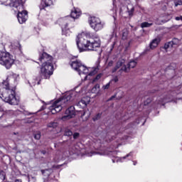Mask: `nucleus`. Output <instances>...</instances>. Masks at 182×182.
<instances>
[{
  "label": "nucleus",
  "mask_w": 182,
  "mask_h": 182,
  "mask_svg": "<svg viewBox=\"0 0 182 182\" xmlns=\"http://www.w3.org/2000/svg\"><path fill=\"white\" fill-rule=\"evenodd\" d=\"M38 60L42 63L40 73L41 79H49L53 75V70H55L53 68V57L42 51L39 52Z\"/></svg>",
  "instance_id": "nucleus-1"
},
{
  "label": "nucleus",
  "mask_w": 182,
  "mask_h": 182,
  "mask_svg": "<svg viewBox=\"0 0 182 182\" xmlns=\"http://www.w3.org/2000/svg\"><path fill=\"white\" fill-rule=\"evenodd\" d=\"M79 99V92L74 91L72 94L70 92H66L60 100L55 101L51 106L49 107V110L52 114H56L59 113L63 109L66 107L68 105H70V102H76Z\"/></svg>",
  "instance_id": "nucleus-2"
},
{
  "label": "nucleus",
  "mask_w": 182,
  "mask_h": 182,
  "mask_svg": "<svg viewBox=\"0 0 182 182\" xmlns=\"http://www.w3.org/2000/svg\"><path fill=\"white\" fill-rule=\"evenodd\" d=\"M0 98L12 106H18L19 105V98L16 97L15 88L11 89L9 87L8 79L0 83Z\"/></svg>",
  "instance_id": "nucleus-3"
},
{
  "label": "nucleus",
  "mask_w": 182,
  "mask_h": 182,
  "mask_svg": "<svg viewBox=\"0 0 182 182\" xmlns=\"http://www.w3.org/2000/svg\"><path fill=\"white\" fill-rule=\"evenodd\" d=\"M86 36L80 33L76 38V45L80 52H86V50H97L100 49V38L99 36H95L90 40H86Z\"/></svg>",
  "instance_id": "nucleus-4"
},
{
  "label": "nucleus",
  "mask_w": 182,
  "mask_h": 182,
  "mask_svg": "<svg viewBox=\"0 0 182 182\" xmlns=\"http://www.w3.org/2000/svg\"><path fill=\"white\" fill-rule=\"evenodd\" d=\"M80 15H82V13L79 10L74 9L71 11L70 16H67L58 20V23L61 27L63 35L65 36L69 35V29L75 28V19H77Z\"/></svg>",
  "instance_id": "nucleus-5"
},
{
  "label": "nucleus",
  "mask_w": 182,
  "mask_h": 182,
  "mask_svg": "<svg viewBox=\"0 0 182 182\" xmlns=\"http://www.w3.org/2000/svg\"><path fill=\"white\" fill-rule=\"evenodd\" d=\"M180 93H182V83L158 97L156 103L160 106H164L166 103L172 102L177 103V100H182V98L177 97V95H180Z\"/></svg>",
  "instance_id": "nucleus-6"
},
{
  "label": "nucleus",
  "mask_w": 182,
  "mask_h": 182,
  "mask_svg": "<svg viewBox=\"0 0 182 182\" xmlns=\"http://www.w3.org/2000/svg\"><path fill=\"white\" fill-rule=\"evenodd\" d=\"M70 66L74 70L78 73V75H89V76H93V75H96L99 68H95L92 71H90V68H87L85 66V65L82 64V62L79 60L75 61H73L70 63ZM90 72V73H89Z\"/></svg>",
  "instance_id": "nucleus-7"
},
{
  "label": "nucleus",
  "mask_w": 182,
  "mask_h": 182,
  "mask_svg": "<svg viewBox=\"0 0 182 182\" xmlns=\"http://www.w3.org/2000/svg\"><path fill=\"white\" fill-rule=\"evenodd\" d=\"M97 154H100V156H108L109 157L113 158L112 159V163H123L124 160H133V151L129 152L125 156L123 157L116 156H117V151L105 150L102 152H98Z\"/></svg>",
  "instance_id": "nucleus-8"
},
{
  "label": "nucleus",
  "mask_w": 182,
  "mask_h": 182,
  "mask_svg": "<svg viewBox=\"0 0 182 182\" xmlns=\"http://www.w3.org/2000/svg\"><path fill=\"white\" fill-rule=\"evenodd\" d=\"M133 133V124H129L125 128H121L116 134V137L112 136V140L117 139L116 141L120 143L122 140H128Z\"/></svg>",
  "instance_id": "nucleus-9"
},
{
  "label": "nucleus",
  "mask_w": 182,
  "mask_h": 182,
  "mask_svg": "<svg viewBox=\"0 0 182 182\" xmlns=\"http://www.w3.org/2000/svg\"><path fill=\"white\" fill-rule=\"evenodd\" d=\"M73 92H78L79 97L76 101H70V105H76L77 107L80 109H85L87 105H89V102H90V99L87 100V98H82L80 101V95L82 94V88L80 87V85L75 86L71 91L67 93H73Z\"/></svg>",
  "instance_id": "nucleus-10"
},
{
  "label": "nucleus",
  "mask_w": 182,
  "mask_h": 182,
  "mask_svg": "<svg viewBox=\"0 0 182 182\" xmlns=\"http://www.w3.org/2000/svg\"><path fill=\"white\" fill-rule=\"evenodd\" d=\"M14 62L9 53L0 50V65L5 66L6 69H11Z\"/></svg>",
  "instance_id": "nucleus-11"
},
{
  "label": "nucleus",
  "mask_w": 182,
  "mask_h": 182,
  "mask_svg": "<svg viewBox=\"0 0 182 182\" xmlns=\"http://www.w3.org/2000/svg\"><path fill=\"white\" fill-rule=\"evenodd\" d=\"M88 22L92 29H94L95 32H99L105 28V23L102 22V20L99 17L90 16L89 17Z\"/></svg>",
  "instance_id": "nucleus-12"
},
{
  "label": "nucleus",
  "mask_w": 182,
  "mask_h": 182,
  "mask_svg": "<svg viewBox=\"0 0 182 182\" xmlns=\"http://www.w3.org/2000/svg\"><path fill=\"white\" fill-rule=\"evenodd\" d=\"M10 3L6 4L5 3H1V5H5L6 6H11L12 8H16L18 11L23 10V4L22 3V0H9Z\"/></svg>",
  "instance_id": "nucleus-13"
},
{
  "label": "nucleus",
  "mask_w": 182,
  "mask_h": 182,
  "mask_svg": "<svg viewBox=\"0 0 182 182\" xmlns=\"http://www.w3.org/2000/svg\"><path fill=\"white\" fill-rule=\"evenodd\" d=\"M76 116V112L75 111V107L70 106L68 107L65 112V115L62 117V120H69L73 119Z\"/></svg>",
  "instance_id": "nucleus-14"
},
{
  "label": "nucleus",
  "mask_w": 182,
  "mask_h": 182,
  "mask_svg": "<svg viewBox=\"0 0 182 182\" xmlns=\"http://www.w3.org/2000/svg\"><path fill=\"white\" fill-rule=\"evenodd\" d=\"M17 19L21 25H22V23H25L28 20V11L24 9L18 11Z\"/></svg>",
  "instance_id": "nucleus-15"
},
{
  "label": "nucleus",
  "mask_w": 182,
  "mask_h": 182,
  "mask_svg": "<svg viewBox=\"0 0 182 182\" xmlns=\"http://www.w3.org/2000/svg\"><path fill=\"white\" fill-rule=\"evenodd\" d=\"M13 53L15 55L16 58H23V53H22V47L19 43H16L15 46H12Z\"/></svg>",
  "instance_id": "nucleus-16"
},
{
  "label": "nucleus",
  "mask_w": 182,
  "mask_h": 182,
  "mask_svg": "<svg viewBox=\"0 0 182 182\" xmlns=\"http://www.w3.org/2000/svg\"><path fill=\"white\" fill-rule=\"evenodd\" d=\"M136 65H137V63H136V61L132 60L130 61L127 66H126V65H124L120 70L119 72H125V73H127L128 72H129L130 69H133L134 68H136Z\"/></svg>",
  "instance_id": "nucleus-17"
},
{
  "label": "nucleus",
  "mask_w": 182,
  "mask_h": 182,
  "mask_svg": "<svg viewBox=\"0 0 182 182\" xmlns=\"http://www.w3.org/2000/svg\"><path fill=\"white\" fill-rule=\"evenodd\" d=\"M41 173L44 177H47L48 180H52L55 175H53V168L42 169Z\"/></svg>",
  "instance_id": "nucleus-18"
},
{
  "label": "nucleus",
  "mask_w": 182,
  "mask_h": 182,
  "mask_svg": "<svg viewBox=\"0 0 182 182\" xmlns=\"http://www.w3.org/2000/svg\"><path fill=\"white\" fill-rule=\"evenodd\" d=\"M53 5V0H41V2L39 5L40 11H43L45 8Z\"/></svg>",
  "instance_id": "nucleus-19"
},
{
  "label": "nucleus",
  "mask_w": 182,
  "mask_h": 182,
  "mask_svg": "<svg viewBox=\"0 0 182 182\" xmlns=\"http://www.w3.org/2000/svg\"><path fill=\"white\" fill-rule=\"evenodd\" d=\"M126 60L124 59H119L117 62L116 65L112 68V73H114L117 72V70L119 69L121 66H123L124 65Z\"/></svg>",
  "instance_id": "nucleus-20"
},
{
  "label": "nucleus",
  "mask_w": 182,
  "mask_h": 182,
  "mask_svg": "<svg viewBox=\"0 0 182 182\" xmlns=\"http://www.w3.org/2000/svg\"><path fill=\"white\" fill-rule=\"evenodd\" d=\"M159 43H160V40L155 38L150 43L149 48L151 49H154V48H157V46H159Z\"/></svg>",
  "instance_id": "nucleus-21"
},
{
  "label": "nucleus",
  "mask_w": 182,
  "mask_h": 182,
  "mask_svg": "<svg viewBox=\"0 0 182 182\" xmlns=\"http://www.w3.org/2000/svg\"><path fill=\"white\" fill-rule=\"evenodd\" d=\"M140 26H141V28H142V29H144V28H150V26H153V22L145 21V22L141 23Z\"/></svg>",
  "instance_id": "nucleus-22"
},
{
  "label": "nucleus",
  "mask_w": 182,
  "mask_h": 182,
  "mask_svg": "<svg viewBox=\"0 0 182 182\" xmlns=\"http://www.w3.org/2000/svg\"><path fill=\"white\" fill-rule=\"evenodd\" d=\"M0 180H2V181L6 180V172L4 170H0Z\"/></svg>",
  "instance_id": "nucleus-23"
},
{
  "label": "nucleus",
  "mask_w": 182,
  "mask_h": 182,
  "mask_svg": "<svg viewBox=\"0 0 182 182\" xmlns=\"http://www.w3.org/2000/svg\"><path fill=\"white\" fill-rule=\"evenodd\" d=\"M127 12L129 18L133 17V15L134 14V7L132 6L131 9H129V7H127Z\"/></svg>",
  "instance_id": "nucleus-24"
},
{
  "label": "nucleus",
  "mask_w": 182,
  "mask_h": 182,
  "mask_svg": "<svg viewBox=\"0 0 182 182\" xmlns=\"http://www.w3.org/2000/svg\"><path fill=\"white\" fill-rule=\"evenodd\" d=\"M64 136H67L68 137H70L73 136V132L70 131V129H66L64 133Z\"/></svg>",
  "instance_id": "nucleus-25"
},
{
  "label": "nucleus",
  "mask_w": 182,
  "mask_h": 182,
  "mask_svg": "<svg viewBox=\"0 0 182 182\" xmlns=\"http://www.w3.org/2000/svg\"><path fill=\"white\" fill-rule=\"evenodd\" d=\"M102 117V113L97 114L93 118V122H96L97 120H99Z\"/></svg>",
  "instance_id": "nucleus-26"
},
{
  "label": "nucleus",
  "mask_w": 182,
  "mask_h": 182,
  "mask_svg": "<svg viewBox=\"0 0 182 182\" xmlns=\"http://www.w3.org/2000/svg\"><path fill=\"white\" fill-rule=\"evenodd\" d=\"M153 99L151 97H148L144 102V105L147 106L149 103H151Z\"/></svg>",
  "instance_id": "nucleus-27"
},
{
  "label": "nucleus",
  "mask_w": 182,
  "mask_h": 182,
  "mask_svg": "<svg viewBox=\"0 0 182 182\" xmlns=\"http://www.w3.org/2000/svg\"><path fill=\"white\" fill-rule=\"evenodd\" d=\"M174 5L175 6H178V5H182L181 0H174Z\"/></svg>",
  "instance_id": "nucleus-28"
},
{
  "label": "nucleus",
  "mask_w": 182,
  "mask_h": 182,
  "mask_svg": "<svg viewBox=\"0 0 182 182\" xmlns=\"http://www.w3.org/2000/svg\"><path fill=\"white\" fill-rule=\"evenodd\" d=\"M171 41L173 45H178V43H180V40L178 38H173Z\"/></svg>",
  "instance_id": "nucleus-29"
},
{
  "label": "nucleus",
  "mask_w": 182,
  "mask_h": 182,
  "mask_svg": "<svg viewBox=\"0 0 182 182\" xmlns=\"http://www.w3.org/2000/svg\"><path fill=\"white\" fill-rule=\"evenodd\" d=\"M97 89H100V85L96 84L95 86L92 87V92H96Z\"/></svg>",
  "instance_id": "nucleus-30"
},
{
  "label": "nucleus",
  "mask_w": 182,
  "mask_h": 182,
  "mask_svg": "<svg viewBox=\"0 0 182 182\" xmlns=\"http://www.w3.org/2000/svg\"><path fill=\"white\" fill-rule=\"evenodd\" d=\"M79 136H80V134H79V132H75V133L73 134V139H74L75 140H76V139H78Z\"/></svg>",
  "instance_id": "nucleus-31"
},
{
  "label": "nucleus",
  "mask_w": 182,
  "mask_h": 182,
  "mask_svg": "<svg viewBox=\"0 0 182 182\" xmlns=\"http://www.w3.org/2000/svg\"><path fill=\"white\" fill-rule=\"evenodd\" d=\"M34 139L39 140L41 139V132L34 134Z\"/></svg>",
  "instance_id": "nucleus-32"
},
{
  "label": "nucleus",
  "mask_w": 182,
  "mask_h": 182,
  "mask_svg": "<svg viewBox=\"0 0 182 182\" xmlns=\"http://www.w3.org/2000/svg\"><path fill=\"white\" fill-rule=\"evenodd\" d=\"M102 77V74H98L96 75V77L94 78L93 82H97V80H99Z\"/></svg>",
  "instance_id": "nucleus-33"
},
{
  "label": "nucleus",
  "mask_w": 182,
  "mask_h": 182,
  "mask_svg": "<svg viewBox=\"0 0 182 182\" xmlns=\"http://www.w3.org/2000/svg\"><path fill=\"white\" fill-rule=\"evenodd\" d=\"M48 127H56V123L55 122H50L48 124Z\"/></svg>",
  "instance_id": "nucleus-34"
},
{
  "label": "nucleus",
  "mask_w": 182,
  "mask_h": 182,
  "mask_svg": "<svg viewBox=\"0 0 182 182\" xmlns=\"http://www.w3.org/2000/svg\"><path fill=\"white\" fill-rule=\"evenodd\" d=\"M109 87H110V82H108L105 85H104L102 87V89H104V90H106L109 89Z\"/></svg>",
  "instance_id": "nucleus-35"
},
{
  "label": "nucleus",
  "mask_w": 182,
  "mask_h": 182,
  "mask_svg": "<svg viewBox=\"0 0 182 182\" xmlns=\"http://www.w3.org/2000/svg\"><path fill=\"white\" fill-rule=\"evenodd\" d=\"M28 182H36V178L31 177V178H28Z\"/></svg>",
  "instance_id": "nucleus-36"
},
{
  "label": "nucleus",
  "mask_w": 182,
  "mask_h": 182,
  "mask_svg": "<svg viewBox=\"0 0 182 182\" xmlns=\"http://www.w3.org/2000/svg\"><path fill=\"white\" fill-rule=\"evenodd\" d=\"M62 166H63V164H60V165H53V168H60V167H62Z\"/></svg>",
  "instance_id": "nucleus-37"
},
{
  "label": "nucleus",
  "mask_w": 182,
  "mask_h": 182,
  "mask_svg": "<svg viewBox=\"0 0 182 182\" xmlns=\"http://www.w3.org/2000/svg\"><path fill=\"white\" fill-rule=\"evenodd\" d=\"M113 63H114L113 60H110L109 61L107 66L109 68H112V66H113Z\"/></svg>",
  "instance_id": "nucleus-38"
},
{
  "label": "nucleus",
  "mask_w": 182,
  "mask_h": 182,
  "mask_svg": "<svg viewBox=\"0 0 182 182\" xmlns=\"http://www.w3.org/2000/svg\"><path fill=\"white\" fill-rule=\"evenodd\" d=\"M168 45L169 48H173V46H174V44L173 43V41L168 42Z\"/></svg>",
  "instance_id": "nucleus-39"
},
{
  "label": "nucleus",
  "mask_w": 182,
  "mask_h": 182,
  "mask_svg": "<svg viewBox=\"0 0 182 182\" xmlns=\"http://www.w3.org/2000/svg\"><path fill=\"white\" fill-rule=\"evenodd\" d=\"M114 45H116V43H113V44H112L109 52H112V50H113V49L114 48Z\"/></svg>",
  "instance_id": "nucleus-40"
},
{
  "label": "nucleus",
  "mask_w": 182,
  "mask_h": 182,
  "mask_svg": "<svg viewBox=\"0 0 182 182\" xmlns=\"http://www.w3.org/2000/svg\"><path fill=\"white\" fill-rule=\"evenodd\" d=\"M175 19L176 21H182V16H176Z\"/></svg>",
  "instance_id": "nucleus-41"
},
{
  "label": "nucleus",
  "mask_w": 182,
  "mask_h": 182,
  "mask_svg": "<svg viewBox=\"0 0 182 182\" xmlns=\"http://www.w3.org/2000/svg\"><path fill=\"white\" fill-rule=\"evenodd\" d=\"M151 93H156V90H153L151 92H148V94L146 95V96H151Z\"/></svg>",
  "instance_id": "nucleus-42"
},
{
  "label": "nucleus",
  "mask_w": 182,
  "mask_h": 182,
  "mask_svg": "<svg viewBox=\"0 0 182 182\" xmlns=\"http://www.w3.org/2000/svg\"><path fill=\"white\" fill-rule=\"evenodd\" d=\"M115 83H117V82H119V78L117 77H115L113 80H112Z\"/></svg>",
  "instance_id": "nucleus-43"
},
{
  "label": "nucleus",
  "mask_w": 182,
  "mask_h": 182,
  "mask_svg": "<svg viewBox=\"0 0 182 182\" xmlns=\"http://www.w3.org/2000/svg\"><path fill=\"white\" fill-rule=\"evenodd\" d=\"M168 48H170V46H168V43H165L164 49H168Z\"/></svg>",
  "instance_id": "nucleus-44"
},
{
  "label": "nucleus",
  "mask_w": 182,
  "mask_h": 182,
  "mask_svg": "<svg viewBox=\"0 0 182 182\" xmlns=\"http://www.w3.org/2000/svg\"><path fill=\"white\" fill-rule=\"evenodd\" d=\"M116 95H112L109 99V100H113V99H114V97H116Z\"/></svg>",
  "instance_id": "nucleus-45"
},
{
  "label": "nucleus",
  "mask_w": 182,
  "mask_h": 182,
  "mask_svg": "<svg viewBox=\"0 0 182 182\" xmlns=\"http://www.w3.org/2000/svg\"><path fill=\"white\" fill-rule=\"evenodd\" d=\"M85 114H86V112L85 111H82L81 113V117H83V116H85Z\"/></svg>",
  "instance_id": "nucleus-46"
},
{
  "label": "nucleus",
  "mask_w": 182,
  "mask_h": 182,
  "mask_svg": "<svg viewBox=\"0 0 182 182\" xmlns=\"http://www.w3.org/2000/svg\"><path fill=\"white\" fill-rule=\"evenodd\" d=\"M15 182H22V181L21 179H16Z\"/></svg>",
  "instance_id": "nucleus-47"
},
{
  "label": "nucleus",
  "mask_w": 182,
  "mask_h": 182,
  "mask_svg": "<svg viewBox=\"0 0 182 182\" xmlns=\"http://www.w3.org/2000/svg\"><path fill=\"white\" fill-rule=\"evenodd\" d=\"M41 153H42L43 154H46V151H41Z\"/></svg>",
  "instance_id": "nucleus-48"
},
{
  "label": "nucleus",
  "mask_w": 182,
  "mask_h": 182,
  "mask_svg": "<svg viewBox=\"0 0 182 182\" xmlns=\"http://www.w3.org/2000/svg\"><path fill=\"white\" fill-rule=\"evenodd\" d=\"M133 163H134V166H136V164H137V161H133Z\"/></svg>",
  "instance_id": "nucleus-49"
},
{
  "label": "nucleus",
  "mask_w": 182,
  "mask_h": 182,
  "mask_svg": "<svg viewBox=\"0 0 182 182\" xmlns=\"http://www.w3.org/2000/svg\"><path fill=\"white\" fill-rule=\"evenodd\" d=\"M13 134H14L15 136H16V134H19L18 132H14Z\"/></svg>",
  "instance_id": "nucleus-50"
},
{
  "label": "nucleus",
  "mask_w": 182,
  "mask_h": 182,
  "mask_svg": "<svg viewBox=\"0 0 182 182\" xmlns=\"http://www.w3.org/2000/svg\"><path fill=\"white\" fill-rule=\"evenodd\" d=\"M3 110L2 107L0 106V112H2Z\"/></svg>",
  "instance_id": "nucleus-51"
},
{
  "label": "nucleus",
  "mask_w": 182,
  "mask_h": 182,
  "mask_svg": "<svg viewBox=\"0 0 182 182\" xmlns=\"http://www.w3.org/2000/svg\"><path fill=\"white\" fill-rule=\"evenodd\" d=\"M37 85H41V80L37 82Z\"/></svg>",
  "instance_id": "nucleus-52"
},
{
  "label": "nucleus",
  "mask_w": 182,
  "mask_h": 182,
  "mask_svg": "<svg viewBox=\"0 0 182 182\" xmlns=\"http://www.w3.org/2000/svg\"><path fill=\"white\" fill-rule=\"evenodd\" d=\"M31 114H33V113H29L28 115L31 116Z\"/></svg>",
  "instance_id": "nucleus-53"
},
{
  "label": "nucleus",
  "mask_w": 182,
  "mask_h": 182,
  "mask_svg": "<svg viewBox=\"0 0 182 182\" xmlns=\"http://www.w3.org/2000/svg\"><path fill=\"white\" fill-rule=\"evenodd\" d=\"M117 148V144L114 146V149Z\"/></svg>",
  "instance_id": "nucleus-54"
},
{
  "label": "nucleus",
  "mask_w": 182,
  "mask_h": 182,
  "mask_svg": "<svg viewBox=\"0 0 182 182\" xmlns=\"http://www.w3.org/2000/svg\"><path fill=\"white\" fill-rule=\"evenodd\" d=\"M100 53H102V50H100Z\"/></svg>",
  "instance_id": "nucleus-55"
},
{
  "label": "nucleus",
  "mask_w": 182,
  "mask_h": 182,
  "mask_svg": "<svg viewBox=\"0 0 182 182\" xmlns=\"http://www.w3.org/2000/svg\"><path fill=\"white\" fill-rule=\"evenodd\" d=\"M123 36H124V33H123Z\"/></svg>",
  "instance_id": "nucleus-56"
},
{
  "label": "nucleus",
  "mask_w": 182,
  "mask_h": 182,
  "mask_svg": "<svg viewBox=\"0 0 182 182\" xmlns=\"http://www.w3.org/2000/svg\"><path fill=\"white\" fill-rule=\"evenodd\" d=\"M30 86H31V87H32L33 85L30 84Z\"/></svg>",
  "instance_id": "nucleus-57"
},
{
  "label": "nucleus",
  "mask_w": 182,
  "mask_h": 182,
  "mask_svg": "<svg viewBox=\"0 0 182 182\" xmlns=\"http://www.w3.org/2000/svg\"><path fill=\"white\" fill-rule=\"evenodd\" d=\"M33 86H35V84H33Z\"/></svg>",
  "instance_id": "nucleus-58"
}]
</instances>
